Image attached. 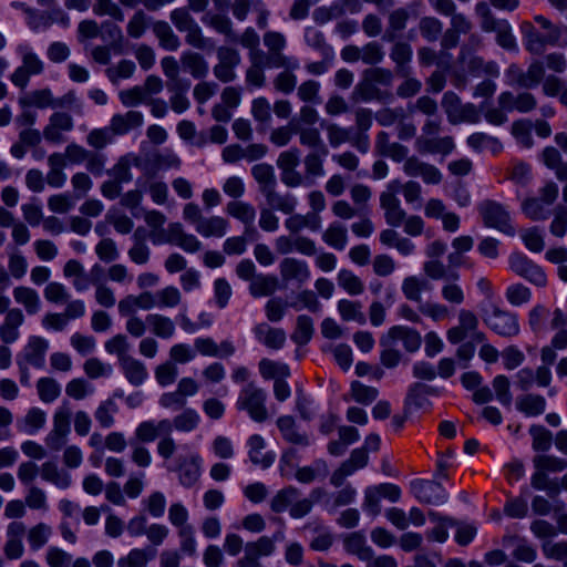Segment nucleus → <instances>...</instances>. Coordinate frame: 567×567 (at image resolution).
Instances as JSON below:
<instances>
[{
    "label": "nucleus",
    "mask_w": 567,
    "mask_h": 567,
    "mask_svg": "<svg viewBox=\"0 0 567 567\" xmlns=\"http://www.w3.org/2000/svg\"><path fill=\"white\" fill-rule=\"evenodd\" d=\"M202 20L216 32L224 34L229 42L237 41V34L233 28V22L228 17L218 13H207Z\"/></svg>",
    "instance_id": "nucleus-41"
},
{
    "label": "nucleus",
    "mask_w": 567,
    "mask_h": 567,
    "mask_svg": "<svg viewBox=\"0 0 567 567\" xmlns=\"http://www.w3.org/2000/svg\"><path fill=\"white\" fill-rule=\"evenodd\" d=\"M228 220L220 216L203 217L196 231L203 237H224L227 233Z\"/></svg>",
    "instance_id": "nucleus-33"
},
{
    "label": "nucleus",
    "mask_w": 567,
    "mask_h": 567,
    "mask_svg": "<svg viewBox=\"0 0 567 567\" xmlns=\"http://www.w3.org/2000/svg\"><path fill=\"white\" fill-rule=\"evenodd\" d=\"M380 206L384 210V218L389 226L399 227L405 220L406 213L401 207L398 197L392 195L380 196Z\"/></svg>",
    "instance_id": "nucleus-26"
},
{
    "label": "nucleus",
    "mask_w": 567,
    "mask_h": 567,
    "mask_svg": "<svg viewBox=\"0 0 567 567\" xmlns=\"http://www.w3.org/2000/svg\"><path fill=\"white\" fill-rule=\"evenodd\" d=\"M151 30L158 41L159 48L165 51L175 52L181 45V39L165 20H155L151 23Z\"/></svg>",
    "instance_id": "nucleus-16"
},
{
    "label": "nucleus",
    "mask_w": 567,
    "mask_h": 567,
    "mask_svg": "<svg viewBox=\"0 0 567 567\" xmlns=\"http://www.w3.org/2000/svg\"><path fill=\"white\" fill-rule=\"evenodd\" d=\"M375 150L380 155L390 157L394 162H402L409 153L406 146L398 142H390V135L384 131L379 132L377 135Z\"/></svg>",
    "instance_id": "nucleus-19"
},
{
    "label": "nucleus",
    "mask_w": 567,
    "mask_h": 567,
    "mask_svg": "<svg viewBox=\"0 0 567 567\" xmlns=\"http://www.w3.org/2000/svg\"><path fill=\"white\" fill-rule=\"evenodd\" d=\"M144 117L138 111H127L124 114H114L110 121V127L116 135H124L143 125Z\"/></svg>",
    "instance_id": "nucleus-21"
},
{
    "label": "nucleus",
    "mask_w": 567,
    "mask_h": 567,
    "mask_svg": "<svg viewBox=\"0 0 567 567\" xmlns=\"http://www.w3.org/2000/svg\"><path fill=\"white\" fill-rule=\"evenodd\" d=\"M280 276L284 281H297L305 284L310 278V270L306 261L292 257H286L279 265Z\"/></svg>",
    "instance_id": "nucleus-15"
},
{
    "label": "nucleus",
    "mask_w": 567,
    "mask_h": 567,
    "mask_svg": "<svg viewBox=\"0 0 567 567\" xmlns=\"http://www.w3.org/2000/svg\"><path fill=\"white\" fill-rule=\"evenodd\" d=\"M292 132L299 135V142L301 145L309 148L320 150L322 155L328 154V148L323 144L320 132L316 127L302 126L299 123L291 121Z\"/></svg>",
    "instance_id": "nucleus-24"
},
{
    "label": "nucleus",
    "mask_w": 567,
    "mask_h": 567,
    "mask_svg": "<svg viewBox=\"0 0 567 567\" xmlns=\"http://www.w3.org/2000/svg\"><path fill=\"white\" fill-rule=\"evenodd\" d=\"M269 205V208L277 209L285 214H292L297 206V199L290 194L281 195L276 192V188H271L262 194Z\"/></svg>",
    "instance_id": "nucleus-45"
},
{
    "label": "nucleus",
    "mask_w": 567,
    "mask_h": 567,
    "mask_svg": "<svg viewBox=\"0 0 567 567\" xmlns=\"http://www.w3.org/2000/svg\"><path fill=\"white\" fill-rule=\"evenodd\" d=\"M245 555L238 559L236 567H261L259 558L269 556L275 551L272 539L267 536L249 542L245 545Z\"/></svg>",
    "instance_id": "nucleus-8"
},
{
    "label": "nucleus",
    "mask_w": 567,
    "mask_h": 567,
    "mask_svg": "<svg viewBox=\"0 0 567 567\" xmlns=\"http://www.w3.org/2000/svg\"><path fill=\"white\" fill-rule=\"evenodd\" d=\"M401 341L404 349L410 352H416L422 344V337L419 331L406 326H394L380 338V344Z\"/></svg>",
    "instance_id": "nucleus-7"
},
{
    "label": "nucleus",
    "mask_w": 567,
    "mask_h": 567,
    "mask_svg": "<svg viewBox=\"0 0 567 567\" xmlns=\"http://www.w3.org/2000/svg\"><path fill=\"white\" fill-rule=\"evenodd\" d=\"M415 147L422 154L431 153L449 155L455 148V144L452 136H436L433 138H416Z\"/></svg>",
    "instance_id": "nucleus-22"
},
{
    "label": "nucleus",
    "mask_w": 567,
    "mask_h": 567,
    "mask_svg": "<svg viewBox=\"0 0 567 567\" xmlns=\"http://www.w3.org/2000/svg\"><path fill=\"white\" fill-rule=\"evenodd\" d=\"M278 288V279L270 275H257L249 286L254 297L271 296Z\"/></svg>",
    "instance_id": "nucleus-53"
},
{
    "label": "nucleus",
    "mask_w": 567,
    "mask_h": 567,
    "mask_svg": "<svg viewBox=\"0 0 567 567\" xmlns=\"http://www.w3.org/2000/svg\"><path fill=\"white\" fill-rule=\"evenodd\" d=\"M534 21L539 29L529 21H523L520 31L524 37L525 49L532 54L540 55L546 51L547 47L558 44L561 30L559 25L554 24L542 14L535 16Z\"/></svg>",
    "instance_id": "nucleus-1"
},
{
    "label": "nucleus",
    "mask_w": 567,
    "mask_h": 567,
    "mask_svg": "<svg viewBox=\"0 0 567 567\" xmlns=\"http://www.w3.org/2000/svg\"><path fill=\"white\" fill-rule=\"evenodd\" d=\"M254 333L259 342L270 349H280L286 341V333L282 329L272 328L265 322L257 324Z\"/></svg>",
    "instance_id": "nucleus-25"
},
{
    "label": "nucleus",
    "mask_w": 567,
    "mask_h": 567,
    "mask_svg": "<svg viewBox=\"0 0 567 567\" xmlns=\"http://www.w3.org/2000/svg\"><path fill=\"white\" fill-rule=\"evenodd\" d=\"M483 320L498 336L511 338L519 333L517 316L497 306L493 305L491 310H485Z\"/></svg>",
    "instance_id": "nucleus-4"
},
{
    "label": "nucleus",
    "mask_w": 567,
    "mask_h": 567,
    "mask_svg": "<svg viewBox=\"0 0 567 567\" xmlns=\"http://www.w3.org/2000/svg\"><path fill=\"white\" fill-rule=\"evenodd\" d=\"M338 311L344 321H355L359 324H364L367 321L362 305L359 301L341 299L338 302Z\"/></svg>",
    "instance_id": "nucleus-55"
},
{
    "label": "nucleus",
    "mask_w": 567,
    "mask_h": 567,
    "mask_svg": "<svg viewBox=\"0 0 567 567\" xmlns=\"http://www.w3.org/2000/svg\"><path fill=\"white\" fill-rule=\"evenodd\" d=\"M346 14L344 6L341 2H333L331 6H322L315 9L312 19L317 24H324L331 20L340 19Z\"/></svg>",
    "instance_id": "nucleus-61"
},
{
    "label": "nucleus",
    "mask_w": 567,
    "mask_h": 567,
    "mask_svg": "<svg viewBox=\"0 0 567 567\" xmlns=\"http://www.w3.org/2000/svg\"><path fill=\"white\" fill-rule=\"evenodd\" d=\"M313 334V321L309 316L301 315L297 318L296 330L291 334V339L299 346L307 344Z\"/></svg>",
    "instance_id": "nucleus-63"
},
{
    "label": "nucleus",
    "mask_w": 567,
    "mask_h": 567,
    "mask_svg": "<svg viewBox=\"0 0 567 567\" xmlns=\"http://www.w3.org/2000/svg\"><path fill=\"white\" fill-rule=\"evenodd\" d=\"M414 496L422 503L441 505L446 501L444 487L435 481L416 480L411 483Z\"/></svg>",
    "instance_id": "nucleus-9"
},
{
    "label": "nucleus",
    "mask_w": 567,
    "mask_h": 567,
    "mask_svg": "<svg viewBox=\"0 0 567 567\" xmlns=\"http://www.w3.org/2000/svg\"><path fill=\"white\" fill-rule=\"evenodd\" d=\"M249 66L245 71V81L248 86L262 87L266 84L265 70L268 69L260 59V54L255 52L248 54Z\"/></svg>",
    "instance_id": "nucleus-28"
},
{
    "label": "nucleus",
    "mask_w": 567,
    "mask_h": 567,
    "mask_svg": "<svg viewBox=\"0 0 567 567\" xmlns=\"http://www.w3.org/2000/svg\"><path fill=\"white\" fill-rule=\"evenodd\" d=\"M68 162L74 165L85 163L87 173L101 176L105 172L107 157L102 152H93L74 142L65 147Z\"/></svg>",
    "instance_id": "nucleus-3"
},
{
    "label": "nucleus",
    "mask_w": 567,
    "mask_h": 567,
    "mask_svg": "<svg viewBox=\"0 0 567 567\" xmlns=\"http://www.w3.org/2000/svg\"><path fill=\"white\" fill-rule=\"evenodd\" d=\"M41 138V133L38 130L23 128L19 133L18 142L10 148L11 155L18 159L22 158L27 153V147H34L39 145Z\"/></svg>",
    "instance_id": "nucleus-37"
},
{
    "label": "nucleus",
    "mask_w": 567,
    "mask_h": 567,
    "mask_svg": "<svg viewBox=\"0 0 567 567\" xmlns=\"http://www.w3.org/2000/svg\"><path fill=\"white\" fill-rule=\"evenodd\" d=\"M146 322L151 332L161 339L172 338L176 330L174 321L169 317L161 313L147 315Z\"/></svg>",
    "instance_id": "nucleus-35"
},
{
    "label": "nucleus",
    "mask_w": 567,
    "mask_h": 567,
    "mask_svg": "<svg viewBox=\"0 0 567 567\" xmlns=\"http://www.w3.org/2000/svg\"><path fill=\"white\" fill-rule=\"evenodd\" d=\"M466 64L468 72L472 75L478 76L482 74H487L492 76L498 75V66L495 62H485L483 58L478 55H467L465 61H462Z\"/></svg>",
    "instance_id": "nucleus-56"
},
{
    "label": "nucleus",
    "mask_w": 567,
    "mask_h": 567,
    "mask_svg": "<svg viewBox=\"0 0 567 567\" xmlns=\"http://www.w3.org/2000/svg\"><path fill=\"white\" fill-rule=\"evenodd\" d=\"M260 59L268 69H299V61L295 56L285 54V51H261Z\"/></svg>",
    "instance_id": "nucleus-42"
},
{
    "label": "nucleus",
    "mask_w": 567,
    "mask_h": 567,
    "mask_svg": "<svg viewBox=\"0 0 567 567\" xmlns=\"http://www.w3.org/2000/svg\"><path fill=\"white\" fill-rule=\"evenodd\" d=\"M166 241L189 254L197 252L203 248L202 241L195 235L185 233L181 223L168 225Z\"/></svg>",
    "instance_id": "nucleus-13"
},
{
    "label": "nucleus",
    "mask_w": 567,
    "mask_h": 567,
    "mask_svg": "<svg viewBox=\"0 0 567 567\" xmlns=\"http://www.w3.org/2000/svg\"><path fill=\"white\" fill-rule=\"evenodd\" d=\"M73 118L64 112H55L49 118V124L43 130V137L51 143L64 142V132L73 130Z\"/></svg>",
    "instance_id": "nucleus-10"
},
{
    "label": "nucleus",
    "mask_w": 567,
    "mask_h": 567,
    "mask_svg": "<svg viewBox=\"0 0 567 567\" xmlns=\"http://www.w3.org/2000/svg\"><path fill=\"white\" fill-rule=\"evenodd\" d=\"M40 472L44 481L54 484L59 488L65 489L71 485L70 474L60 470L53 462L43 463Z\"/></svg>",
    "instance_id": "nucleus-46"
},
{
    "label": "nucleus",
    "mask_w": 567,
    "mask_h": 567,
    "mask_svg": "<svg viewBox=\"0 0 567 567\" xmlns=\"http://www.w3.org/2000/svg\"><path fill=\"white\" fill-rule=\"evenodd\" d=\"M17 303L23 306L28 315H35L41 308V301L38 292L27 286H17L12 290Z\"/></svg>",
    "instance_id": "nucleus-32"
},
{
    "label": "nucleus",
    "mask_w": 567,
    "mask_h": 567,
    "mask_svg": "<svg viewBox=\"0 0 567 567\" xmlns=\"http://www.w3.org/2000/svg\"><path fill=\"white\" fill-rule=\"evenodd\" d=\"M126 380L134 386L143 384L147 378V370L144 363L134 357L124 358L118 362Z\"/></svg>",
    "instance_id": "nucleus-31"
},
{
    "label": "nucleus",
    "mask_w": 567,
    "mask_h": 567,
    "mask_svg": "<svg viewBox=\"0 0 567 567\" xmlns=\"http://www.w3.org/2000/svg\"><path fill=\"white\" fill-rule=\"evenodd\" d=\"M516 408L527 416H536L544 413L546 401L538 394H525L517 398Z\"/></svg>",
    "instance_id": "nucleus-48"
},
{
    "label": "nucleus",
    "mask_w": 567,
    "mask_h": 567,
    "mask_svg": "<svg viewBox=\"0 0 567 567\" xmlns=\"http://www.w3.org/2000/svg\"><path fill=\"white\" fill-rule=\"evenodd\" d=\"M251 175L259 185L261 194L276 188L277 179L274 167L267 163L256 164L251 167Z\"/></svg>",
    "instance_id": "nucleus-44"
},
{
    "label": "nucleus",
    "mask_w": 567,
    "mask_h": 567,
    "mask_svg": "<svg viewBox=\"0 0 567 567\" xmlns=\"http://www.w3.org/2000/svg\"><path fill=\"white\" fill-rule=\"evenodd\" d=\"M410 11L400 7L391 10L386 16V28L383 33V40L388 42L395 41L406 29L410 19Z\"/></svg>",
    "instance_id": "nucleus-17"
},
{
    "label": "nucleus",
    "mask_w": 567,
    "mask_h": 567,
    "mask_svg": "<svg viewBox=\"0 0 567 567\" xmlns=\"http://www.w3.org/2000/svg\"><path fill=\"white\" fill-rule=\"evenodd\" d=\"M249 445V457L250 461L256 465H261L262 467H268L271 465L274 457L262 454V450L265 447V441L260 435H252L248 441Z\"/></svg>",
    "instance_id": "nucleus-60"
},
{
    "label": "nucleus",
    "mask_w": 567,
    "mask_h": 567,
    "mask_svg": "<svg viewBox=\"0 0 567 567\" xmlns=\"http://www.w3.org/2000/svg\"><path fill=\"white\" fill-rule=\"evenodd\" d=\"M390 50V59L395 64V72L400 76H408L411 74L410 63L412 61V47L404 41H393Z\"/></svg>",
    "instance_id": "nucleus-18"
},
{
    "label": "nucleus",
    "mask_w": 567,
    "mask_h": 567,
    "mask_svg": "<svg viewBox=\"0 0 567 567\" xmlns=\"http://www.w3.org/2000/svg\"><path fill=\"white\" fill-rule=\"evenodd\" d=\"M329 474V467L326 461L317 460L311 466L299 467L295 477L302 484H310L316 480H324Z\"/></svg>",
    "instance_id": "nucleus-38"
},
{
    "label": "nucleus",
    "mask_w": 567,
    "mask_h": 567,
    "mask_svg": "<svg viewBox=\"0 0 567 567\" xmlns=\"http://www.w3.org/2000/svg\"><path fill=\"white\" fill-rule=\"evenodd\" d=\"M474 11L480 20V27L483 32H495L497 29H499L502 23L506 22L504 19H496L487 2H477L475 4Z\"/></svg>",
    "instance_id": "nucleus-40"
},
{
    "label": "nucleus",
    "mask_w": 567,
    "mask_h": 567,
    "mask_svg": "<svg viewBox=\"0 0 567 567\" xmlns=\"http://www.w3.org/2000/svg\"><path fill=\"white\" fill-rule=\"evenodd\" d=\"M154 554L144 548L131 549L126 556L117 560V567H146Z\"/></svg>",
    "instance_id": "nucleus-58"
},
{
    "label": "nucleus",
    "mask_w": 567,
    "mask_h": 567,
    "mask_svg": "<svg viewBox=\"0 0 567 567\" xmlns=\"http://www.w3.org/2000/svg\"><path fill=\"white\" fill-rule=\"evenodd\" d=\"M278 429L280 430L285 440L289 443L308 446L309 439L306 433H300L296 427V422L292 416L285 415L277 420Z\"/></svg>",
    "instance_id": "nucleus-34"
},
{
    "label": "nucleus",
    "mask_w": 567,
    "mask_h": 567,
    "mask_svg": "<svg viewBox=\"0 0 567 567\" xmlns=\"http://www.w3.org/2000/svg\"><path fill=\"white\" fill-rule=\"evenodd\" d=\"M530 484L535 489L545 491L549 498H556L560 493V485L556 480L548 477L547 473L536 468L532 475Z\"/></svg>",
    "instance_id": "nucleus-52"
},
{
    "label": "nucleus",
    "mask_w": 567,
    "mask_h": 567,
    "mask_svg": "<svg viewBox=\"0 0 567 567\" xmlns=\"http://www.w3.org/2000/svg\"><path fill=\"white\" fill-rule=\"evenodd\" d=\"M498 106L507 112L518 111L520 113H528L536 109V97L529 92H522L514 95L509 91L502 92L497 99Z\"/></svg>",
    "instance_id": "nucleus-11"
},
{
    "label": "nucleus",
    "mask_w": 567,
    "mask_h": 567,
    "mask_svg": "<svg viewBox=\"0 0 567 567\" xmlns=\"http://www.w3.org/2000/svg\"><path fill=\"white\" fill-rule=\"evenodd\" d=\"M196 351L207 357H230L235 352V347L230 341H221L217 344L212 338H197L194 341Z\"/></svg>",
    "instance_id": "nucleus-23"
},
{
    "label": "nucleus",
    "mask_w": 567,
    "mask_h": 567,
    "mask_svg": "<svg viewBox=\"0 0 567 567\" xmlns=\"http://www.w3.org/2000/svg\"><path fill=\"white\" fill-rule=\"evenodd\" d=\"M153 21L155 20L147 16L144 10H136L127 22V35L132 39H141L145 34L146 30L151 28V23Z\"/></svg>",
    "instance_id": "nucleus-47"
},
{
    "label": "nucleus",
    "mask_w": 567,
    "mask_h": 567,
    "mask_svg": "<svg viewBox=\"0 0 567 567\" xmlns=\"http://www.w3.org/2000/svg\"><path fill=\"white\" fill-rule=\"evenodd\" d=\"M298 69L287 68L280 71L272 80L274 87L277 92L282 94H290L297 87V75Z\"/></svg>",
    "instance_id": "nucleus-62"
},
{
    "label": "nucleus",
    "mask_w": 567,
    "mask_h": 567,
    "mask_svg": "<svg viewBox=\"0 0 567 567\" xmlns=\"http://www.w3.org/2000/svg\"><path fill=\"white\" fill-rule=\"evenodd\" d=\"M181 63L194 79H204L208 74V63L205 58L194 51H185L181 55Z\"/></svg>",
    "instance_id": "nucleus-29"
},
{
    "label": "nucleus",
    "mask_w": 567,
    "mask_h": 567,
    "mask_svg": "<svg viewBox=\"0 0 567 567\" xmlns=\"http://www.w3.org/2000/svg\"><path fill=\"white\" fill-rule=\"evenodd\" d=\"M460 275L456 271L450 272V279L445 280L441 288V296L451 306H461L465 300V292L456 281Z\"/></svg>",
    "instance_id": "nucleus-36"
},
{
    "label": "nucleus",
    "mask_w": 567,
    "mask_h": 567,
    "mask_svg": "<svg viewBox=\"0 0 567 567\" xmlns=\"http://www.w3.org/2000/svg\"><path fill=\"white\" fill-rule=\"evenodd\" d=\"M266 400V391L249 382L240 390L236 406L240 411H246L254 421L261 423L268 419Z\"/></svg>",
    "instance_id": "nucleus-2"
},
{
    "label": "nucleus",
    "mask_w": 567,
    "mask_h": 567,
    "mask_svg": "<svg viewBox=\"0 0 567 567\" xmlns=\"http://www.w3.org/2000/svg\"><path fill=\"white\" fill-rule=\"evenodd\" d=\"M115 134L110 126L93 128L86 135V144L93 152H101L107 145L113 143Z\"/></svg>",
    "instance_id": "nucleus-54"
},
{
    "label": "nucleus",
    "mask_w": 567,
    "mask_h": 567,
    "mask_svg": "<svg viewBox=\"0 0 567 567\" xmlns=\"http://www.w3.org/2000/svg\"><path fill=\"white\" fill-rule=\"evenodd\" d=\"M285 227L292 234H297L303 228L316 231L321 227V217L317 214H295L285 220Z\"/></svg>",
    "instance_id": "nucleus-39"
},
{
    "label": "nucleus",
    "mask_w": 567,
    "mask_h": 567,
    "mask_svg": "<svg viewBox=\"0 0 567 567\" xmlns=\"http://www.w3.org/2000/svg\"><path fill=\"white\" fill-rule=\"evenodd\" d=\"M168 432H172V423L168 419H163L158 422L144 421L136 427L135 436L140 442H153Z\"/></svg>",
    "instance_id": "nucleus-20"
},
{
    "label": "nucleus",
    "mask_w": 567,
    "mask_h": 567,
    "mask_svg": "<svg viewBox=\"0 0 567 567\" xmlns=\"http://www.w3.org/2000/svg\"><path fill=\"white\" fill-rule=\"evenodd\" d=\"M503 542L505 546L513 547L512 555L518 561L530 564L537 557L536 549L524 538L507 536Z\"/></svg>",
    "instance_id": "nucleus-30"
},
{
    "label": "nucleus",
    "mask_w": 567,
    "mask_h": 567,
    "mask_svg": "<svg viewBox=\"0 0 567 567\" xmlns=\"http://www.w3.org/2000/svg\"><path fill=\"white\" fill-rule=\"evenodd\" d=\"M544 164L555 172L557 179L567 181V163L563 161L559 151L553 146L545 147L543 151Z\"/></svg>",
    "instance_id": "nucleus-43"
},
{
    "label": "nucleus",
    "mask_w": 567,
    "mask_h": 567,
    "mask_svg": "<svg viewBox=\"0 0 567 567\" xmlns=\"http://www.w3.org/2000/svg\"><path fill=\"white\" fill-rule=\"evenodd\" d=\"M199 420V414L195 410L184 409L182 413L171 420L172 430L175 429L179 432H192L198 426Z\"/></svg>",
    "instance_id": "nucleus-59"
},
{
    "label": "nucleus",
    "mask_w": 567,
    "mask_h": 567,
    "mask_svg": "<svg viewBox=\"0 0 567 567\" xmlns=\"http://www.w3.org/2000/svg\"><path fill=\"white\" fill-rule=\"evenodd\" d=\"M300 491L295 486H287L276 493L270 501V508L274 513H282L288 507L293 505L295 501L299 497Z\"/></svg>",
    "instance_id": "nucleus-50"
},
{
    "label": "nucleus",
    "mask_w": 567,
    "mask_h": 567,
    "mask_svg": "<svg viewBox=\"0 0 567 567\" xmlns=\"http://www.w3.org/2000/svg\"><path fill=\"white\" fill-rule=\"evenodd\" d=\"M23 323L24 315L20 308H12L8 311L0 323V340L2 343H14L20 338V328Z\"/></svg>",
    "instance_id": "nucleus-14"
},
{
    "label": "nucleus",
    "mask_w": 567,
    "mask_h": 567,
    "mask_svg": "<svg viewBox=\"0 0 567 567\" xmlns=\"http://www.w3.org/2000/svg\"><path fill=\"white\" fill-rule=\"evenodd\" d=\"M478 210L485 226L496 228L509 236L515 234V229L511 225L509 214L503 205L493 200H485L480 205Z\"/></svg>",
    "instance_id": "nucleus-6"
},
{
    "label": "nucleus",
    "mask_w": 567,
    "mask_h": 567,
    "mask_svg": "<svg viewBox=\"0 0 567 567\" xmlns=\"http://www.w3.org/2000/svg\"><path fill=\"white\" fill-rule=\"evenodd\" d=\"M344 548L348 553L357 555L361 560L371 558L373 551L365 545V538L360 533H352L344 539Z\"/></svg>",
    "instance_id": "nucleus-57"
},
{
    "label": "nucleus",
    "mask_w": 567,
    "mask_h": 567,
    "mask_svg": "<svg viewBox=\"0 0 567 567\" xmlns=\"http://www.w3.org/2000/svg\"><path fill=\"white\" fill-rule=\"evenodd\" d=\"M322 239L328 246L343 250L348 243V230L342 224L332 223L322 234Z\"/></svg>",
    "instance_id": "nucleus-49"
},
{
    "label": "nucleus",
    "mask_w": 567,
    "mask_h": 567,
    "mask_svg": "<svg viewBox=\"0 0 567 567\" xmlns=\"http://www.w3.org/2000/svg\"><path fill=\"white\" fill-rule=\"evenodd\" d=\"M49 349V342L42 337L32 336L29 338L24 346L21 359L22 362L28 363L33 368L41 369L45 363V353Z\"/></svg>",
    "instance_id": "nucleus-12"
},
{
    "label": "nucleus",
    "mask_w": 567,
    "mask_h": 567,
    "mask_svg": "<svg viewBox=\"0 0 567 567\" xmlns=\"http://www.w3.org/2000/svg\"><path fill=\"white\" fill-rule=\"evenodd\" d=\"M190 86V82H177L176 84H167L168 90L173 93L169 99L171 107L176 113L185 112L190 103L186 96V92Z\"/></svg>",
    "instance_id": "nucleus-51"
},
{
    "label": "nucleus",
    "mask_w": 567,
    "mask_h": 567,
    "mask_svg": "<svg viewBox=\"0 0 567 567\" xmlns=\"http://www.w3.org/2000/svg\"><path fill=\"white\" fill-rule=\"evenodd\" d=\"M226 213L244 224L246 231L254 226L256 218L255 207L243 200H230L226 205Z\"/></svg>",
    "instance_id": "nucleus-27"
},
{
    "label": "nucleus",
    "mask_w": 567,
    "mask_h": 567,
    "mask_svg": "<svg viewBox=\"0 0 567 567\" xmlns=\"http://www.w3.org/2000/svg\"><path fill=\"white\" fill-rule=\"evenodd\" d=\"M337 279L338 285L352 296L360 295L364 290L363 282L351 270L341 269L338 272Z\"/></svg>",
    "instance_id": "nucleus-64"
},
{
    "label": "nucleus",
    "mask_w": 567,
    "mask_h": 567,
    "mask_svg": "<svg viewBox=\"0 0 567 567\" xmlns=\"http://www.w3.org/2000/svg\"><path fill=\"white\" fill-rule=\"evenodd\" d=\"M509 269L517 276L537 287H545L547 278L540 266L520 252H514L508 258Z\"/></svg>",
    "instance_id": "nucleus-5"
}]
</instances>
